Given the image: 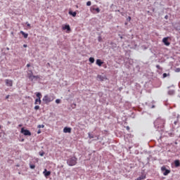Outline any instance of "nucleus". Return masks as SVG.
I'll list each match as a JSON object with an SVG mask.
<instances>
[{
	"label": "nucleus",
	"mask_w": 180,
	"mask_h": 180,
	"mask_svg": "<svg viewBox=\"0 0 180 180\" xmlns=\"http://www.w3.org/2000/svg\"><path fill=\"white\" fill-rule=\"evenodd\" d=\"M86 5H87L88 6H90L91 5V1H88V2L86 3Z\"/></svg>",
	"instance_id": "nucleus-28"
},
{
	"label": "nucleus",
	"mask_w": 180,
	"mask_h": 180,
	"mask_svg": "<svg viewBox=\"0 0 180 180\" xmlns=\"http://www.w3.org/2000/svg\"><path fill=\"white\" fill-rule=\"evenodd\" d=\"M174 163L175 164L176 167H179L180 166V162L178 160H175Z\"/></svg>",
	"instance_id": "nucleus-15"
},
{
	"label": "nucleus",
	"mask_w": 180,
	"mask_h": 180,
	"mask_svg": "<svg viewBox=\"0 0 180 180\" xmlns=\"http://www.w3.org/2000/svg\"><path fill=\"white\" fill-rule=\"evenodd\" d=\"M43 174H44V176H46V178H47L48 176L51 175V172L47 171L46 169H45L44 171L43 172Z\"/></svg>",
	"instance_id": "nucleus-11"
},
{
	"label": "nucleus",
	"mask_w": 180,
	"mask_h": 180,
	"mask_svg": "<svg viewBox=\"0 0 180 180\" xmlns=\"http://www.w3.org/2000/svg\"><path fill=\"white\" fill-rule=\"evenodd\" d=\"M146 179V176L142 174L141 176H139L135 180H143Z\"/></svg>",
	"instance_id": "nucleus-16"
},
{
	"label": "nucleus",
	"mask_w": 180,
	"mask_h": 180,
	"mask_svg": "<svg viewBox=\"0 0 180 180\" xmlns=\"http://www.w3.org/2000/svg\"><path fill=\"white\" fill-rule=\"evenodd\" d=\"M72 132V128L71 127H65V128H63V133H69V134H71Z\"/></svg>",
	"instance_id": "nucleus-9"
},
{
	"label": "nucleus",
	"mask_w": 180,
	"mask_h": 180,
	"mask_svg": "<svg viewBox=\"0 0 180 180\" xmlns=\"http://www.w3.org/2000/svg\"><path fill=\"white\" fill-rule=\"evenodd\" d=\"M77 158L76 157L70 158L67 160V164L69 166H75L77 165Z\"/></svg>",
	"instance_id": "nucleus-3"
},
{
	"label": "nucleus",
	"mask_w": 180,
	"mask_h": 180,
	"mask_svg": "<svg viewBox=\"0 0 180 180\" xmlns=\"http://www.w3.org/2000/svg\"><path fill=\"white\" fill-rule=\"evenodd\" d=\"M168 39H169V37H165L162 41L165 46H169L170 42L168 41Z\"/></svg>",
	"instance_id": "nucleus-10"
},
{
	"label": "nucleus",
	"mask_w": 180,
	"mask_h": 180,
	"mask_svg": "<svg viewBox=\"0 0 180 180\" xmlns=\"http://www.w3.org/2000/svg\"><path fill=\"white\" fill-rule=\"evenodd\" d=\"M27 25L29 27V29H31V25L29 22H27Z\"/></svg>",
	"instance_id": "nucleus-29"
},
{
	"label": "nucleus",
	"mask_w": 180,
	"mask_h": 180,
	"mask_svg": "<svg viewBox=\"0 0 180 180\" xmlns=\"http://www.w3.org/2000/svg\"><path fill=\"white\" fill-rule=\"evenodd\" d=\"M127 129H129V127H127Z\"/></svg>",
	"instance_id": "nucleus-42"
},
{
	"label": "nucleus",
	"mask_w": 180,
	"mask_h": 180,
	"mask_svg": "<svg viewBox=\"0 0 180 180\" xmlns=\"http://www.w3.org/2000/svg\"><path fill=\"white\" fill-rule=\"evenodd\" d=\"M30 168L31 169H35V165H33V164H30Z\"/></svg>",
	"instance_id": "nucleus-20"
},
{
	"label": "nucleus",
	"mask_w": 180,
	"mask_h": 180,
	"mask_svg": "<svg viewBox=\"0 0 180 180\" xmlns=\"http://www.w3.org/2000/svg\"><path fill=\"white\" fill-rule=\"evenodd\" d=\"M88 135H89V138L90 139H94V136L93 134H91V133H88Z\"/></svg>",
	"instance_id": "nucleus-19"
},
{
	"label": "nucleus",
	"mask_w": 180,
	"mask_h": 180,
	"mask_svg": "<svg viewBox=\"0 0 180 180\" xmlns=\"http://www.w3.org/2000/svg\"><path fill=\"white\" fill-rule=\"evenodd\" d=\"M42 101H44V104H49L53 101H54V97L53 96L46 95L44 96Z\"/></svg>",
	"instance_id": "nucleus-2"
},
{
	"label": "nucleus",
	"mask_w": 180,
	"mask_h": 180,
	"mask_svg": "<svg viewBox=\"0 0 180 180\" xmlns=\"http://www.w3.org/2000/svg\"><path fill=\"white\" fill-rule=\"evenodd\" d=\"M96 141H98L99 140V136H96Z\"/></svg>",
	"instance_id": "nucleus-33"
},
{
	"label": "nucleus",
	"mask_w": 180,
	"mask_h": 180,
	"mask_svg": "<svg viewBox=\"0 0 180 180\" xmlns=\"http://www.w3.org/2000/svg\"><path fill=\"white\" fill-rule=\"evenodd\" d=\"M23 47H24V48H27V44H24V45H23Z\"/></svg>",
	"instance_id": "nucleus-34"
},
{
	"label": "nucleus",
	"mask_w": 180,
	"mask_h": 180,
	"mask_svg": "<svg viewBox=\"0 0 180 180\" xmlns=\"http://www.w3.org/2000/svg\"><path fill=\"white\" fill-rule=\"evenodd\" d=\"M69 14L72 15V17L75 18L77 15V12H72V11H70Z\"/></svg>",
	"instance_id": "nucleus-17"
},
{
	"label": "nucleus",
	"mask_w": 180,
	"mask_h": 180,
	"mask_svg": "<svg viewBox=\"0 0 180 180\" xmlns=\"http://www.w3.org/2000/svg\"><path fill=\"white\" fill-rule=\"evenodd\" d=\"M63 30L70 31L71 30V27H70L69 25H65V27H63Z\"/></svg>",
	"instance_id": "nucleus-13"
},
{
	"label": "nucleus",
	"mask_w": 180,
	"mask_h": 180,
	"mask_svg": "<svg viewBox=\"0 0 180 180\" xmlns=\"http://www.w3.org/2000/svg\"><path fill=\"white\" fill-rule=\"evenodd\" d=\"M156 68H157L158 70H160V65H157Z\"/></svg>",
	"instance_id": "nucleus-30"
},
{
	"label": "nucleus",
	"mask_w": 180,
	"mask_h": 180,
	"mask_svg": "<svg viewBox=\"0 0 180 180\" xmlns=\"http://www.w3.org/2000/svg\"><path fill=\"white\" fill-rule=\"evenodd\" d=\"M22 125V124H20L19 127H21Z\"/></svg>",
	"instance_id": "nucleus-38"
},
{
	"label": "nucleus",
	"mask_w": 180,
	"mask_h": 180,
	"mask_svg": "<svg viewBox=\"0 0 180 180\" xmlns=\"http://www.w3.org/2000/svg\"><path fill=\"white\" fill-rule=\"evenodd\" d=\"M44 152H39V155L41 156V157H43L44 155Z\"/></svg>",
	"instance_id": "nucleus-27"
},
{
	"label": "nucleus",
	"mask_w": 180,
	"mask_h": 180,
	"mask_svg": "<svg viewBox=\"0 0 180 180\" xmlns=\"http://www.w3.org/2000/svg\"><path fill=\"white\" fill-rule=\"evenodd\" d=\"M165 18L166 20H167V19H168V15H165Z\"/></svg>",
	"instance_id": "nucleus-35"
},
{
	"label": "nucleus",
	"mask_w": 180,
	"mask_h": 180,
	"mask_svg": "<svg viewBox=\"0 0 180 180\" xmlns=\"http://www.w3.org/2000/svg\"><path fill=\"white\" fill-rule=\"evenodd\" d=\"M165 121L161 119H158L154 122L155 127H156L158 129H162L164 127Z\"/></svg>",
	"instance_id": "nucleus-1"
},
{
	"label": "nucleus",
	"mask_w": 180,
	"mask_h": 180,
	"mask_svg": "<svg viewBox=\"0 0 180 180\" xmlns=\"http://www.w3.org/2000/svg\"><path fill=\"white\" fill-rule=\"evenodd\" d=\"M9 98V95L6 96V99H8Z\"/></svg>",
	"instance_id": "nucleus-36"
},
{
	"label": "nucleus",
	"mask_w": 180,
	"mask_h": 180,
	"mask_svg": "<svg viewBox=\"0 0 180 180\" xmlns=\"http://www.w3.org/2000/svg\"><path fill=\"white\" fill-rule=\"evenodd\" d=\"M6 49L9 50V49H8V48H6Z\"/></svg>",
	"instance_id": "nucleus-41"
},
{
	"label": "nucleus",
	"mask_w": 180,
	"mask_h": 180,
	"mask_svg": "<svg viewBox=\"0 0 180 180\" xmlns=\"http://www.w3.org/2000/svg\"><path fill=\"white\" fill-rule=\"evenodd\" d=\"M89 62L91 63L92 64L94 63L95 62V59L94 58H92V57H90L89 59Z\"/></svg>",
	"instance_id": "nucleus-18"
},
{
	"label": "nucleus",
	"mask_w": 180,
	"mask_h": 180,
	"mask_svg": "<svg viewBox=\"0 0 180 180\" xmlns=\"http://www.w3.org/2000/svg\"><path fill=\"white\" fill-rule=\"evenodd\" d=\"M96 64L97 65H98L99 67H101L102 65L103 64V62H102V60H101V59H97L96 61Z\"/></svg>",
	"instance_id": "nucleus-12"
},
{
	"label": "nucleus",
	"mask_w": 180,
	"mask_h": 180,
	"mask_svg": "<svg viewBox=\"0 0 180 180\" xmlns=\"http://www.w3.org/2000/svg\"><path fill=\"white\" fill-rule=\"evenodd\" d=\"M175 72L177 73L180 72V68H176Z\"/></svg>",
	"instance_id": "nucleus-26"
},
{
	"label": "nucleus",
	"mask_w": 180,
	"mask_h": 180,
	"mask_svg": "<svg viewBox=\"0 0 180 180\" xmlns=\"http://www.w3.org/2000/svg\"><path fill=\"white\" fill-rule=\"evenodd\" d=\"M34 110H39V105H35Z\"/></svg>",
	"instance_id": "nucleus-25"
},
{
	"label": "nucleus",
	"mask_w": 180,
	"mask_h": 180,
	"mask_svg": "<svg viewBox=\"0 0 180 180\" xmlns=\"http://www.w3.org/2000/svg\"><path fill=\"white\" fill-rule=\"evenodd\" d=\"M161 171L163 172H165L163 173V174H164L165 176H167V175L169 174L170 172H171V171L165 168V167H161Z\"/></svg>",
	"instance_id": "nucleus-7"
},
{
	"label": "nucleus",
	"mask_w": 180,
	"mask_h": 180,
	"mask_svg": "<svg viewBox=\"0 0 180 180\" xmlns=\"http://www.w3.org/2000/svg\"><path fill=\"white\" fill-rule=\"evenodd\" d=\"M94 10L96 11L97 12V13H100V9L98 8H94Z\"/></svg>",
	"instance_id": "nucleus-24"
},
{
	"label": "nucleus",
	"mask_w": 180,
	"mask_h": 180,
	"mask_svg": "<svg viewBox=\"0 0 180 180\" xmlns=\"http://www.w3.org/2000/svg\"><path fill=\"white\" fill-rule=\"evenodd\" d=\"M170 76V74L169 73V74H166V73H164L163 74V78H165V77H169Z\"/></svg>",
	"instance_id": "nucleus-23"
},
{
	"label": "nucleus",
	"mask_w": 180,
	"mask_h": 180,
	"mask_svg": "<svg viewBox=\"0 0 180 180\" xmlns=\"http://www.w3.org/2000/svg\"><path fill=\"white\" fill-rule=\"evenodd\" d=\"M61 103V100L60 98L56 99V103L60 104Z\"/></svg>",
	"instance_id": "nucleus-21"
},
{
	"label": "nucleus",
	"mask_w": 180,
	"mask_h": 180,
	"mask_svg": "<svg viewBox=\"0 0 180 180\" xmlns=\"http://www.w3.org/2000/svg\"><path fill=\"white\" fill-rule=\"evenodd\" d=\"M31 72V74L28 75V78L29 79H31L32 81H33L34 79H39V75H33V72L32 71H30Z\"/></svg>",
	"instance_id": "nucleus-5"
},
{
	"label": "nucleus",
	"mask_w": 180,
	"mask_h": 180,
	"mask_svg": "<svg viewBox=\"0 0 180 180\" xmlns=\"http://www.w3.org/2000/svg\"><path fill=\"white\" fill-rule=\"evenodd\" d=\"M41 133V129H39V130H38V132H37V134H40Z\"/></svg>",
	"instance_id": "nucleus-32"
},
{
	"label": "nucleus",
	"mask_w": 180,
	"mask_h": 180,
	"mask_svg": "<svg viewBox=\"0 0 180 180\" xmlns=\"http://www.w3.org/2000/svg\"><path fill=\"white\" fill-rule=\"evenodd\" d=\"M27 68H30V64H27Z\"/></svg>",
	"instance_id": "nucleus-37"
},
{
	"label": "nucleus",
	"mask_w": 180,
	"mask_h": 180,
	"mask_svg": "<svg viewBox=\"0 0 180 180\" xmlns=\"http://www.w3.org/2000/svg\"><path fill=\"white\" fill-rule=\"evenodd\" d=\"M127 20H128V21H130V20H131V17H130V16H128Z\"/></svg>",
	"instance_id": "nucleus-31"
},
{
	"label": "nucleus",
	"mask_w": 180,
	"mask_h": 180,
	"mask_svg": "<svg viewBox=\"0 0 180 180\" xmlns=\"http://www.w3.org/2000/svg\"><path fill=\"white\" fill-rule=\"evenodd\" d=\"M120 39H122V37H120Z\"/></svg>",
	"instance_id": "nucleus-40"
},
{
	"label": "nucleus",
	"mask_w": 180,
	"mask_h": 180,
	"mask_svg": "<svg viewBox=\"0 0 180 180\" xmlns=\"http://www.w3.org/2000/svg\"><path fill=\"white\" fill-rule=\"evenodd\" d=\"M36 96H37V98L35 99V102H34V104L35 105H41V97H42V95H41V93H36Z\"/></svg>",
	"instance_id": "nucleus-4"
},
{
	"label": "nucleus",
	"mask_w": 180,
	"mask_h": 180,
	"mask_svg": "<svg viewBox=\"0 0 180 180\" xmlns=\"http://www.w3.org/2000/svg\"><path fill=\"white\" fill-rule=\"evenodd\" d=\"M44 127H45L44 124H39L38 125V129H41V128L44 129Z\"/></svg>",
	"instance_id": "nucleus-22"
},
{
	"label": "nucleus",
	"mask_w": 180,
	"mask_h": 180,
	"mask_svg": "<svg viewBox=\"0 0 180 180\" xmlns=\"http://www.w3.org/2000/svg\"><path fill=\"white\" fill-rule=\"evenodd\" d=\"M170 92L173 93V91H169V93H170Z\"/></svg>",
	"instance_id": "nucleus-39"
},
{
	"label": "nucleus",
	"mask_w": 180,
	"mask_h": 180,
	"mask_svg": "<svg viewBox=\"0 0 180 180\" xmlns=\"http://www.w3.org/2000/svg\"><path fill=\"white\" fill-rule=\"evenodd\" d=\"M5 83H6V86H8V87L13 86V80L6 79Z\"/></svg>",
	"instance_id": "nucleus-8"
},
{
	"label": "nucleus",
	"mask_w": 180,
	"mask_h": 180,
	"mask_svg": "<svg viewBox=\"0 0 180 180\" xmlns=\"http://www.w3.org/2000/svg\"><path fill=\"white\" fill-rule=\"evenodd\" d=\"M21 133L25 136H31V132L28 129H25L24 128L21 129Z\"/></svg>",
	"instance_id": "nucleus-6"
},
{
	"label": "nucleus",
	"mask_w": 180,
	"mask_h": 180,
	"mask_svg": "<svg viewBox=\"0 0 180 180\" xmlns=\"http://www.w3.org/2000/svg\"><path fill=\"white\" fill-rule=\"evenodd\" d=\"M20 34L24 36L25 39H27L29 37V34H26L23 31H20Z\"/></svg>",
	"instance_id": "nucleus-14"
}]
</instances>
